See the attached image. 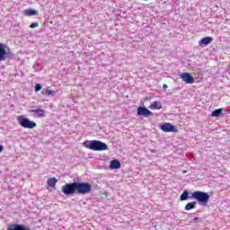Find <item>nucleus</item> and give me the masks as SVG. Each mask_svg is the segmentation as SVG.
Segmentation results:
<instances>
[{
	"instance_id": "obj_17",
	"label": "nucleus",
	"mask_w": 230,
	"mask_h": 230,
	"mask_svg": "<svg viewBox=\"0 0 230 230\" xmlns=\"http://www.w3.org/2000/svg\"><path fill=\"white\" fill-rule=\"evenodd\" d=\"M224 109L219 108L217 110H215L212 113L211 116L212 118H218L220 116V114H222Z\"/></svg>"
},
{
	"instance_id": "obj_18",
	"label": "nucleus",
	"mask_w": 230,
	"mask_h": 230,
	"mask_svg": "<svg viewBox=\"0 0 230 230\" xmlns=\"http://www.w3.org/2000/svg\"><path fill=\"white\" fill-rule=\"evenodd\" d=\"M189 195H190V192H188V190H184L182 194L180 196V200L181 201L188 200Z\"/></svg>"
},
{
	"instance_id": "obj_9",
	"label": "nucleus",
	"mask_w": 230,
	"mask_h": 230,
	"mask_svg": "<svg viewBox=\"0 0 230 230\" xmlns=\"http://www.w3.org/2000/svg\"><path fill=\"white\" fill-rule=\"evenodd\" d=\"M149 109H151V111H161L163 104H161L159 101H155L149 105Z\"/></svg>"
},
{
	"instance_id": "obj_19",
	"label": "nucleus",
	"mask_w": 230,
	"mask_h": 230,
	"mask_svg": "<svg viewBox=\"0 0 230 230\" xmlns=\"http://www.w3.org/2000/svg\"><path fill=\"white\" fill-rule=\"evenodd\" d=\"M46 94L47 96H55V94H57V93L53 90H51V87L48 86L46 88Z\"/></svg>"
},
{
	"instance_id": "obj_14",
	"label": "nucleus",
	"mask_w": 230,
	"mask_h": 230,
	"mask_svg": "<svg viewBox=\"0 0 230 230\" xmlns=\"http://www.w3.org/2000/svg\"><path fill=\"white\" fill-rule=\"evenodd\" d=\"M7 230H30V228L24 227V226L14 224L10 226Z\"/></svg>"
},
{
	"instance_id": "obj_6",
	"label": "nucleus",
	"mask_w": 230,
	"mask_h": 230,
	"mask_svg": "<svg viewBox=\"0 0 230 230\" xmlns=\"http://www.w3.org/2000/svg\"><path fill=\"white\" fill-rule=\"evenodd\" d=\"M160 128L161 130H163V132H174V133L179 132V129H177L175 126L172 125V123H169V122H165L162 124L160 126Z\"/></svg>"
},
{
	"instance_id": "obj_22",
	"label": "nucleus",
	"mask_w": 230,
	"mask_h": 230,
	"mask_svg": "<svg viewBox=\"0 0 230 230\" xmlns=\"http://www.w3.org/2000/svg\"><path fill=\"white\" fill-rule=\"evenodd\" d=\"M199 221H200V218H199V217H195V218L193 219V222H194L195 224L199 223Z\"/></svg>"
},
{
	"instance_id": "obj_10",
	"label": "nucleus",
	"mask_w": 230,
	"mask_h": 230,
	"mask_svg": "<svg viewBox=\"0 0 230 230\" xmlns=\"http://www.w3.org/2000/svg\"><path fill=\"white\" fill-rule=\"evenodd\" d=\"M213 42L212 37H205L199 40V46H208Z\"/></svg>"
},
{
	"instance_id": "obj_2",
	"label": "nucleus",
	"mask_w": 230,
	"mask_h": 230,
	"mask_svg": "<svg viewBox=\"0 0 230 230\" xmlns=\"http://www.w3.org/2000/svg\"><path fill=\"white\" fill-rule=\"evenodd\" d=\"M84 146H85V148H89V150H93V152L109 150V146L100 140L85 141L84 142Z\"/></svg>"
},
{
	"instance_id": "obj_13",
	"label": "nucleus",
	"mask_w": 230,
	"mask_h": 230,
	"mask_svg": "<svg viewBox=\"0 0 230 230\" xmlns=\"http://www.w3.org/2000/svg\"><path fill=\"white\" fill-rule=\"evenodd\" d=\"M57 182H58V180L57 178H49L47 181V185L49 188H55L57 186Z\"/></svg>"
},
{
	"instance_id": "obj_12",
	"label": "nucleus",
	"mask_w": 230,
	"mask_h": 230,
	"mask_svg": "<svg viewBox=\"0 0 230 230\" xmlns=\"http://www.w3.org/2000/svg\"><path fill=\"white\" fill-rule=\"evenodd\" d=\"M30 112H32L33 114H37L38 118H44L46 116V111L36 109V110H31Z\"/></svg>"
},
{
	"instance_id": "obj_20",
	"label": "nucleus",
	"mask_w": 230,
	"mask_h": 230,
	"mask_svg": "<svg viewBox=\"0 0 230 230\" xmlns=\"http://www.w3.org/2000/svg\"><path fill=\"white\" fill-rule=\"evenodd\" d=\"M40 89H42V85H40V84H37L35 85V93H39V91H40Z\"/></svg>"
},
{
	"instance_id": "obj_3",
	"label": "nucleus",
	"mask_w": 230,
	"mask_h": 230,
	"mask_svg": "<svg viewBox=\"0 0 230 230\" xmlns=\"http://www.w3.org/2000/svg\"><path fill=\"white\" fill-rule=\"evenodd\" d=\"M191 198L201 204H208L209 202V194L204 191H194L191 193Z\"/></svg>"
},
{
	"instance_id": "obj_8",
	"label": "nucleus",
	"mask_w": 230,
	"mask_h": 230,
	"mask_svg": "<svg viewBox=\"0 0 230 230\" xmlns=\"http://www.w3.org/2000/svg\"><path fill=\"white\" fill-rule=\"evenodd\" d=\"M137 114L138 116H144L145 118H148V116H154V113L152 111L141 106L137 108Z\"/></svg>"
},
{
	"instance_id": "obj_1",
	"label": "nucleus",
	"mask_w": 230,
	"mask_h": 230,
	"mask_svg": "<svg viewBox=\"0 0 230 230\" xmlns=\"http://www.w3.org/2000/svg\"><path fill=\"white\" fill-rule=\"evenodd\" d=\"M91 190L92 187L89 182H72L63 185L61 191L66 196L75 195V193L87 195V193H91Z\"/></svg>"
},
{
	"instance_id": "obj_24",
	"label": "nucleus",
	"mask_w": 230,
	"mask_h": 230,
	"mask_svg": "<svg viewBox=\"0 0 230 230\" xmlns=\"http://www.w3.org/2000/svg\"><path fill=\"white\" fill-rule=\"evenodd\" d=\"M164 89H168V84H164Z\"/></svg>"
},
{
	"instance_id": "obj_15",
	"label": "nucleus",
	"mask_w": 230,
	"mask_h": 230,
	"mask_svg": "<svg viewBox=\"0 0 230 230\" xmlns=\"http://www.w3.org/2000/svg\"><path fill=\"white\" fill-rule=\"evenodd\" d=\"M23 13L27 17H31V15H39V13L37 11H35L34 9H26L23 11Z\"/></svg>"
},
{
	"instance_id": "obj_21",
	"label": "nucleus",
	"mask_w": 230,
	"mask_h": 230,
	"mask_svg": "<svg viewBox=\"0 0 230 230\" xmlns=\"http://www.w3.org/2000/svg\"><path fill=\"white\" fill-rule=\"evenodd\" d=\"M30 28H39V23H38V22H32V23L30 25Z\"/></svg>"
},
{
	"instance_id": "obj_23",
	"label": "nucleus",
	"mask_w": 230,
	"mask_h": 230,
	"mask_svg": "<svg viewBox=\"0 0 230 230\" xmlns=\"http://www.w3.org/2000/svg\"><path fill=\"white\" fill-rule=\"evenodd\" d=\"M3 150H4V147L0 145V153L3 152Z\"/></svg>"
},
{
	"instance_id": "obj_4",
	"label": "nucleus",
	"mask_w": 230,
	"mask_h": 230,
	"mask_svg": "<svg viewBox=\"0 0 230 230\" xmlns=\"http://www.w3.org/2000/svg\"><path fill=\"white\" fill-rule=\"evenodd\" d=\"M17 121L21 127L23 128H35L37 127V123H35L32 120H30L27 118H24V116L21 115L17 117Z\"/></svg>"
},
{
	"instance_id": "obj_16",
	"label": "nucleus",
	"mask_w": 230,
	"mask_h": 230,
	"mask_svg": "<svg viewBox=\"0 0 230 230\" xmlns=\"http://www.w3.org/2000/svg\"><path fill=\"white\" fill-rule=\"evenodd\" d=\"M196 206H197V201H191L185 206L184 209L185 211H191V209H195Z\"/></svg>"
},
{
	"instance_id": "obj_5",
	"label": "nucleus",
	"mask_w": 230,
	"mask_h": 230,
	"mask_svg": "<svg viewBox=\"0 0 230 230\" xmlns=\"http://www.w3.org/2000/svg\"><path fill=\"white\" fill-rule=\"evenodd\" d=\"M13 54L10 52V49L6 50V45L0 42V62H4L6 58H12Z\"/></svg>"
},
{
	"instance_id": "obj_11",
	"label": "nucleus",
	"mask_w": 230,
	"mask_h": 230,
	"mask_svg": "<svg viewBox=\"0 0 230 230\" xmlns=\"http://www.w3.org/2000/svg\"><path fill=\"white\" fill-rule=\"evenodd\" d=\"M110 168L111 170H119L121 168V163L118 160H112L110 164Z\"/></svg>"
},
{
	"instance_id": "obj_7",
	"label": "nucleus",
	"mask_w": 230,
	"mask_h": 230,
	"mask_svg": "<svg viewBox=\"0 0 230 230\" xmlns=\"http://www.w3.org/2000/svg\"><path fill=\"white\" fill-rule=\"evenodd\" d=\"M180 78L182 79V82H185V84H195V78L188 72L181 74Z\"/></svg>"
}]
</instances>
